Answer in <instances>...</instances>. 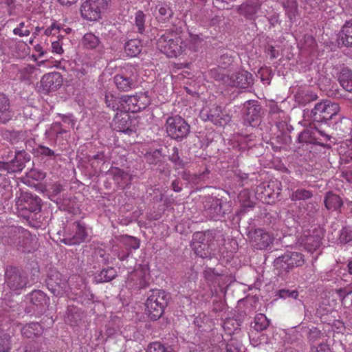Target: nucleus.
Returning a JSON list of instances; mask_svg holds the SVG:
<instances>
[{"label": "nucleus", "instance_id": "nucleus-1", "mask_svg": "<svg viewBox=\"0 0 352 352\" xmlns=\"http://www.w3.org/2000/svg\"><path fill=\"white\" fill-rule=\"evenodd\" d=\"M9 236L1 238L4 244L13 245L24 252H30L35 248L36 243L31 233L21 227H10L8 228Z\"/></svg>", "mask_w": 352, "mask_h": 352}, {"label": "nucleus", "instance_id": "nucleus-2", "mask_svg": "<svg viewBox=\"0 0 352 352\" xmlns=\"http://www.w3.org/2000/svg\"><path fill=\"white\" fill-rule=\"evenodd\" d=\"M157 49L167 57L176 58L186 54V45L183 39L173 31H166L157 41Z\"/></svg>", "mask_w": 352, "mask_h": 352}, {"label": "nucleus", "instance_id": "nucleus-3", "mask_svg": "<svg viewBox=\"0 0 352 352\" xmlns=\"http://www.w3.org/2000/svg\"><path fill=\"white\" fill-rule=\"evenodd\" d=\"M146 302V311L152 320H157L162 316L168 305L169 294L162 289H152Z\"/></svg>", "mask_w": 352, "mask_h": 352}, {"label": "nucleus", "instance_id": "nucleus-4", "mask_svg": "<svg viewBox=\"0 0 352 352\" xmlns=\"http://www.w3.org/2000/svg\"><path fill=\"white\" fill-rule=\"evenodd\" d=\"M166 131L168 137L177 141H182L190 133V125L181 116H170L165 123Z\"/></svg>", "mask_w": 352, "mask_h": 352}, {"label": "nucleus", "instance_id": "nucleus-5", "mask_svg": "<svg viewBox=\"0 0 352 352\" xmlns=\"http://www.w3.org/2000/svg\"><path fill=\"white\" fill-rule=\"evenodd\" d=\"M29 283L28 274L23 270L14 266H8L5 272V283L12 291L21 290Z\"/></svg>", "mask_w": 352, "mask_h": 352}, {"label": "nucleus", "instance_id": "nucleus-6", "mask_svg": "<svg viewBox=\"0 0 352 352\" xmlns=\"http://www.w3.org/2000/svg\"><path fill=\"white\" fill-rule=\"evenodd\" d=\"M212 236L210 231L197 232L192 235L191 247L197 256L208 258L211 254Z\"/></svg>", "mask_w": 352, "mask_h": 352}, {"label": "nucleus", "instance_id": "nucleus-7", "mask_svg": "<svg viewBox=\"0 0 352 352\" xmlns=\"http://www.w3.org/2000/svg\"><path fill=\"white\" fill-rule=\"evenodd\" d=\"M87 236L85 224L80 221H76L67 228L64 238L60 241L67 245H79L83 243Z\"/></svg>", "mask_w": 352, "mask_h": 352}, {"label": "nucleus", "instance_id": "nucleus-8", "mask_svg": "<svg viewBox=\"0 0 352 352\" xmlns=\"http://www.w3.org/2000/svg\"><path fill=\"white\" fill-rule=\"evenodd\" d=\"M338 103L329 100H324L318 102L311 110L313 120L317 122L329 120L340 111Z\"/></svg>", "mask_w": 352, "mask_h": 352}, {"label": "nucleus", "instance_id": "nucleus-9", "mask_svg": "<svg viewBox=\"0 0 352 352\" xmlns=\"http://www.w3.org/2000/svg\"><path fill=\"white\" fill-rule=\"evenodd\" d=\"M110 0H86L80 6V14L84 19L91 21L100 18L102 10L107 8Z\"/></svg>", "mask_w": 352, "mask_h": 352}, {"label": "nucleus", "instance_id": "nucleus-10", "mask_svg": "<svg viewBox=\"0 0 352 352\" xmlns=\"http://www.w3.org/2000/svg\"><path fill=\"white\" fill-rule=\"evenodd\" d=\"M47 286L55 296H63L69 289L66 277L56 270H51L47 279Z\"/></svg>", "mask_w": 352, "mask_h": 352}, {"label": "nucleus", "instance_id": "nucleus-11", "mask_svg": "<svg viewBox=\"0 0 352 352\" xmlns=\"http://www.w3.org/2000/svg\"><path fill=\"white\" fill-rule=\"evenodd\" d=\"M41 199L36 195L28 192H21L16 200L18 211L27 210L30 212H38L41 210Z\"/></svg>", "mask_w": 352, "mask_h": 352}, {"label": "nucleus", "instance_id": "nucleus-12", "mask_svg": "<svg viewBox=\"0 0 352 352\" xmlns=\"http://www.w3.org/2000/svg\"><path fill=\"white\" fill-rule=\"evenodd\" d=\"M126 111L133 113L140 111L151 103V99L146 92L138 93L133 96H124Z\"/></svg>", "mask_w": 352, "mask_h": 352}, {"label": "nucleus", "instance_id": "nucleus-13", "mask_svg": "<svg viewBox=\"0 0 352 352\" xmlns=\"http://www.w3.org/2000/svg\"><path fill=\"white\" fill-rule=\"evenodd\" d=\"M63 83L60 73L57 72L44 74L40 80L41 92L44 94L58 90Z\"/></svg>", "mask_w": 352, "mask_h": 352}, {"label": "nucleus", "instance_id": "nucleus-14", "mask_svg": "<svg viewBox=\"0 0 352 352\" xmlns=\"http://www.w3.org/2000/svg\"><path fill=\"white\" fill-rule=\"evenodd\" d=\"M223 80L228 86L241 89L248 88L254 83L252 74L245 70H241L228 76Z\"/></svg>", "mask_w": 352, "mask_h": 352}, {"label": "nucleus", "instance_id": "nucleus-15", "mask_svg": "<svg viewBox=\"0 0 352 352\" xmlns=\"http://www.w3.org/2000/svg\"><path fill=\"white\" fill-rule=\"evenodd\" d=\"M208 215L214 220H219L227 213L223 206L228 205L221 199L214 197H208L204 203Z\"/></svg>", "mask_w": 352, "mask_h": 352}, {"label": "nucleus", "instance_id": "nucleus-16", "mask_svg": "<svg viewBox=\"0 0 352 352\" xmlns=\"http://www.w3.org/2000/svg\"><path fill=\"white\" fill-rule=\"evenodd\" d=\"M262 3L260 0H246L237 6L238 14L248 20L255 21L258 16Z\"/></svg>", "mask_w": 352, "mask_h": 352}, {"label": "nucleus", "instance_id": "nucleus-17", "mask_svg": "<svg viewBox=\"0 0 352 352\" xmlns=\"http://www.w3.org/2000/svg\"><path fill=\"white\" fill-rule=\"evenodd\" d=\"M249 234L251 243L258 250L266 249L273 242V237L263 229H256Z\"/></svg>", "mask_w": 352, "mask_h": 352}, {"label": "nucleus", "instance_id": "nucleus-18", "mask_svg": "<svg viewBox=\"0 0 352 352\" xmlns=\"http://www.w3.org/2000/svg\"><path fill=\"white\" fill-rule=\"evenodd\" d=\"M261 107L255 100H248L244 103V119L250 125L257 122L261 117Z\"/></svg>", "mask_w": 352, "mask_h": 352}, {"label": "nucleus", "instance_id": "nucleus-19", "mask_svg": "<svg viewBox=\"0 0 352 352\" xmlns=\"http://www.w3.org/2000/svg\"><path fill=\"white\" fill-rule=\"evenodd\" d=\"M14 111L11 107L8 96L0 92V123L6 124L13 119Z\"/></svg>", "mask_w": 352, "mask_h": 352}, {"label": "nucleus", "instance_id": "nucleus-20", "mask_svg": "<svg viewBox=\"0 0 352 352\" xmlns=\"http://www.w3.org/2000/svg\"><path fill=\"white\" fill-rule=\"evenodd\" d=\"M128 112L129 111H120V113L116 114L112 122V126L115 130L126 133H129L132 131L130 129L131 121Z\"/></svg>", "mask_w": 352, "mask_h": 352}, {"label": "nucleus", "instance_id": "nucleus-21", "mask_svg": "<svg viewBox=\"0 0 352 352\" xmlns=\"http://www.w3.org/2000/svg\"><path fill=\"white\" fill-rule=\"evenodd\" d=\"M207 116L208 120L215 125L224 126L230 120L229 115L223 111L220 106L217 105L211 107Z\"/></svg>", "mask_w": 352, "mask_h": 352}, {"label": "nucleus", "instance_id": "nucleus-22", "mask_svg": "<svg viewBox=\"0 0 352 352\" xmlns=\"http://www.w3.org/2000/svg\"><path fill=\"white\" fill-rule=\"evenodd\" d=\"M113 80L117 89L120 91H129L135 86L133 74L127 72L116 74Z\"/></svg>", "mask_w": 352, "mask_h": 352}, {"label": "nucleus", "instance_id": "nucleus-23", "mask_svg": "<svg viewBox=\"0 0 352 352\" xmlns=\"http://www.w3.org/2000/svg\"><path fill=\"white\" fill-rule=\"evenodd\" d=\"M121 242L124 246L125 252H119L117 254L118 259L121 261L126 260L131 253L132 250H137L140 248V240L134 236H124Z\"/></svg>", "mask_w": 352, "mask_h": 352}, {"label": "nucleus", "instance_id": "nucleus-24", "mask_svg": "<svg viewBox=\"0 0 352 352\" xmlns=\"http://www.w3.org/2000/svg\"><path fill=\"white\" fill-rule=\"evenodd\" d=\"M107 173L112 177V179L118 186L122 188L130 184L132 180L131 175L118 167H111Z\"/></svg>", "mask_w": 352, "mask_h": 352}, {"label": "nucleus", "instance_id": "nucleus-25", "mask_svg": "<svg viewBox=\"0 0 352 352\" xmlns=\"http://www.w3.org/2000/svg\"><path fill=\"white\" fill-rule=\"evenodd\" d=\"M124 99V96L119 97L111 92L106 93L104 96V102L107 107L113 111H126Z\"/></svg>", "mask_w": 352, "mask_h": 352}, {"label": "nucleus", "instance_id": "nucleus-26", "mask_svg": "<svg viewBox=\"0 0 352 352\" xmlns=\"http://www.w3.org/2000/svg\"><path fill=\"white\" fill-rule=\"evenodd\" d=\"M27 155L28 154L23 151H17L14 159L8 162V173L21 171L25 167V162L30 159V157L26 159Z\"/></svg>", "mask_w": 352, "mask_h": 352}, {"label": "nucleus", "instance_id": "nucleus-27", "mask_svg": "<svg viewBox=\"0 0 352 352\" xmlns=\"http://www.w3.org/2000/svg\"><path fill=\"white\" fill-rule=\"evenodd\" d=\"M129 285L135 288H142L146 286L147 280L145 272L142 270H137L132 272L127 279Z\"/></svg>", "mask_w": 352, "mask_h": 352}, {"label": "nucleus", "instance_id": "nucleus-28", "mask_svg": "<svg viewBox=\"0 0 352 352\" xmlns=\"http://www.w3.org/2000/svg\"><path fill=\"white\" fill-rule=\"evenodd\" d=\"M337 150L342 162L346 164L352 161V140L340 143Z\"/></svg>", "mask_w": 352, "mask_h": 352}, {"label": "nucleus", "instance_id": "nucleus-29", "mask_svg": "<svg viewBox=\"0 0 352 352\" xmlns=\"http://www.w3.org/2000/svg\"><path fill=\"white\" fill-rule=\"evenodd\" d=\"M300 244L304 248L311 253L318 250L321 245V236L318 234L305 236V238L302 239Z\"/></svg>", "mask_w": 352, "mask_h": 352}, {"label": "nucleus", "instance_id": "nucleus-30", "mask_svg": "<svg viewBox=\"0 0 352 352\" xmlns=\"http://www.w3.org/2000/svg\"><path fill=\"white\" fill-rule=\"evenodd\" d=\"M156 9L157 10L156 19L159 21L165 23L173 16V12L172 9L164 1L158 2V3L156 5Z\"/></svg>", "mask_w": 352, "mask_h": 352}, {"label": "nucleus", "instance_id": "nucleus-31", "mask_svg": "<svg viewBox=\"0 0 352 352\" xmlns=\"http://www.w3.org/2000/svg\"><path fill=\"white\" fill-rule=\"evenodd\" d=\"M142 50V43L140 39H131L124 44V52L129 57H136L140 54Z\"/></svg>", "mask_w": 352, "mask_h": 352}, {"label": "nucleus", "instance_id": "nucleus-32", "mask_svg": "<svg viewBox=\"0 0 352 352\" xmlns=\"http://www.w3.org/2000/svg\"><path fill=\"white\" fill-rule=\"evenodd\" d=\"M43 333V328L38 322H31L24 325L21 329L23 336L28 338L37 337Z\"/></svg>", "mask_w": 352, "mask_h": 352}, {"label": "nucleus", "instance_id": "nucleus-33", "mask_svg": "<svg viewBox=\"0 0 352 352\" xmlns=\"http://www.w3.org/2000/svg\"><path fill=\"white\" fill-rule=\"evenodd\" d=\"M340 40L344 46L352 45V19L346 21L342 27Z\"/></svg>", "mask_w": 352, "mask_h": 352}, {"label": "nucleus", "instance_id": "nucleus-34", "mask_svg": "<svg viewBox=\"0 0 352 352\" xmlns=\"http://www.w3.org/2000/svg\"><path fill=\"white\" fill-rule=\"evenodd\" d=\"M338 81L342 87L349 92H352V71L343 68L338 76Z\"/></svg>", "mask_w": 352, "mask_h": 352}, {"label": "nucleus", "instance_id": "nucleus-35", "mask_svg": "<svg viewBox=\"0 0 352 352\" xmlns=\"http://www.w3.org/2000/svg\"><path fill=\"white\" fill-rule=\"evenodd\" d=\"M81 43L87 50H94L100 45V41L95 34L87 33L82 37Z\"/></svg>", "mask_w": 352, "mask_h": 352}, {"label": "nucleus", "instance_id": "nucleus-36", "mask_svg": "<svg viewBox=\"0 0 352 352\" xmlns=\"http://www.w3.org/2000/svg\"><path fill=\"white\" fill-rule=\"evenodd\" d=\"M316 133H318L321 136L324 137L326 140H330L329 135L320 130H316V132L313 133V136L311 135V133L309 130H305L299 134L298 140L301 142L312 143L317 138Z\"/></svg>", "mask_w": 352, "mask_h": 352}, {"label": "nucleus", "instance_id": "nucleus-37", "mask_svg": "<svg viewBox=\"0 0 352 352\" xmlns=\"http://www.w3.org/2000/svg\"><path fill=\"white\" fill-rule=\"evenodd\" d=\"M325 206L329 210H337L341 207L342 202L340 197L332 192H328L324 199Z\"/></svg>", "mask_w": 352, "mask_h": 352}, {"label": "nucleus", "instance_id": "nucleus-38", "mask_svg": "<svg viewBox=\"0 0 352 352\" xmlns=\"http://www.w3.org/2000/svg\"><path fill=\"white\" fill-rule=\"evenodd\" d=\"M184 45H186V54L188 52H195L202 42V39L197 34H190V38L183 40Z\"/></svg>", "mask_w": 352, "mask_h": 352}, {"label": "nucleus", "instance_id": "nucleus-39", "mask_svg": "<svg viewBox=\"0 0 352 352\" xmlns=\"http://www.w3.org/2000/svg\"><path fill=\"white\" fill-rule=\"evenodd\" d=\"M117 276L116 271L113 267L103 269L96 276L98 282L106 283L114 279Z\"/></svg>", "mask_w": 352, "mask_h": 352}, {"label": "nucleus", "instance_id": "nucleus-40", "mask_svg": "<svg viewBox=\"0 0 352 352\" xmlns=\"http://www.w3.org/2000/svg\"><path fill=\"white\" fill-rule=\"evenodd\" d=\"M146 14L141 10L135 12L133 25L139 34H142L145 31Z\"/></svg>", "mask_w": 352, "mask_h": 352}, {"label": "nucleus", "instance_id": "nucleus-41", "mask_svg": "<svg viewBox=\"0 0 352 352\" xmlns=\"http://www.w3.org/2000/svg\"><path fill=\"white\" fill-rule=\"evenodd\" d=\"M168 159L173 163L174 167L176 169L184 168L186 166V163L179 157V149L176 146L172 148V153L169 155Z\"/></svg>", "mask_w": 352, "mask_h": 352}, {"label": "nucleus", "instance_id": "nucleus-42", "mask_svg": "<svg viewBox=\"0 0 352 352\" xmlns=\"http://www.w3.org/2000/svg\"><path fill=\"white\" fill-rule=\"evenodd\" d=\"M270 322L265 315L258 314L254 318V329L257 331L265 330L269 326Z\"/></svg>", "mask_w": 352, "mask_h": 352}, {"label": "nucleus", "instance_id": "nucleus-43", "mask_svg": "<svg viewBox=\"0 0 352 352\" xmlns=\"http://www.w3.org/2000/svg\"><path fill=\"white\" fill-rule=\"evenodd\" d=\"M162 157L161 149H154L145 154V160L149 164L155 165L159 163Z\"/></svg>", "mask_w": 352, "mask_h": 352}, {"label": "nucleus", "instance_id": "nucleus-44", "mask_svg": "<svg viewBox=\"0 0 352 352\" xmlns=\"http://www.w3.org/2000/svg\"><path fill=\"white\" fill-rule=\"evenodd\" d=\"M303 263V256L300 253L292 252L289 256H287V267L300 266Z\"/></svg>", "mask_w": 352, "mask_h": 352}, {"label": "nucleus", "instance_id": "nucleus-45", "mask_svg": "<svg viewBox=\"0 0 352 352\" xmlns=\"http://www.w3.org/2000/svg\"><path fill=\"white\" fill-rule=\"evenodd\" d=\"M1 135L4 140L10 142L12 144H14L18 142L20 136V133L19 131H15L1 129Z\"/></svg>", "mask_w": 352, "mask_h": 352}, {"label": "nucleus", "instance_id": "nucleus-46", "mask_svg": "<svg viewBox=\"0 0 352 352\" xmlns=\"http://www.w3.org/2000/svg\"><path fill=\"white\" fill-rule=\"evenodd\" d=\"M63 36L58 35L56 40L51 41V52L54 54L61 55L63 54Z\"/></svg>", "mask_w": 352, "mask_h": 352}, {"label": "nucleus", "instance_id": "nucleus-47", "mask_svg": "<svg viewBox=\"0 0 352 352\" xmlns=\"http://www.w3.org/2000/svg\"><path fill=\"white\" fill-rule=\"evenodd\" d=\"M147 352H175L170 346H165L159 342L151 343Z\"/></svg>", "mask_w": 352, "mask_h": 352}, {"label": "nucleus", "instance_id": "nucleus-48", "mask_svg": "<svg viewBox=\"0 0 352 352\" xmlns=\"http://www.w3.org/2000/svg\"><path fill=\"white\" fill-rule=\"evenodd\" d=\"M30 297L32 302L37 306L42 305L47 302L45 294L40 290L32 292Z\"/></svg>", "mask_w": 352, "mask_h": 352}, {"label": "nucleus", "instance_id": "nucleus-49", "mask_svg": "<svg viewBox=\"0 0 352 352\" xmlns=\"http://www.w3.org/2000/svg\"><path fill=\"white\" fill-rule=\"evenodd\" d=\"M300 46L302 49L305 50H309V49H314L316 46V41L314 37L311 35H305L300 41Z\"/></svg>", "mask_w": 352, "mask_h": 352}, {"label": "nucleus", "instance_id": "nucleus-50", "mask_svg": "<svg viewBox=\"0 0 352 352\" xmlns=\"http://www.w3.org/2000/svg\"><path fill=\"white\" fill-rule=\"evenodd\" d=\"M324 73L325 72L323 71L319 72L317 79L318 85L320 86H323L324 89H327L331 85V79L330 76L324 75Z\"/></svg>", "mask_w": 352, "mask_h": 352}, {"label": "nucleus", "instance_id": "nucleus-51", "mask_svg": "<svg viewBox=\"0 0 352 352\" xmlns=\"http://www.w3.org/2000/svg\"><path fill=\"white\" fill-rule=\"evenodd\" d=\"M352 240V230L349 228H344L339 236V241L342 243H347Z\"/></svg>", "mask_w": 352, "mask_h": 352}, {"label": "nucleus", "instance_id": "nucleus-52", "mask_svg": "<svg viewBox=\"0 0 352 352\" xmlns=\"http://www.w3.org/2000/svg\"><path fill=\"white\" fill-rule=\"evenodd\" d=\"M311 197V193L305 189H298L293 194L292 199H306Z\"/></svg>", "mask_w": 352, "mask_h": 352}, {"label": "nucleus", "instance_id": "nucleus-53", "mask_svg": "<svg viewBox=\"0 0 352 352\" xmlns=\"http://www.w3.org/2000/svg\"><path fill=\"white\" fill-rule=\"evenodd\" d=\"M298 14L297 3L295 0H287V15L292 19Z\"/></svg>", "mask_w": 352, "mask_h": 352}, {"label": "nucleus", "instance_id": "nucleus-54", "mask_svg": "<svg viewBox=\"0 0 352 352\" xmlns=\"http://www.w3.org/2000/svg\"><path fill=\"white\" fill-rule=\"evenodd\" d=\"M10 336L5 334L3 337L0 336V352H9Z\"/></svg>", "mask_w": 352, "mask_h": 352}, {"label": "nucleus", "instance_id": "nucleus-55", "mask_svg": "<svg viewBox=\"0 0 352 352\" xmlns=\"http://www.w3.org/2000/svg\"><path fill=\"white\" fill-rule=\"evenodd\" d=\"M25 28V23L21 22L18 27L15 28L13 30V33L15 35H19V36H28L30 34V31L28 29H23Z\"/></svg>", "mask_w": 352, "mask_h": 352}, {"label": "nucleus", "instance_id": "nucleus-56", "mask_svg": "<svg viewBox=\"0 0 352 352\" xmlns=\"http://www.w3.org/2000/svg\"><path fill=\"white\" fill-rule=\"evenodd\" d=\"M60 30H61L60 25L54 22V23H52L51 24V25L50 27H48L45 30V34L47 36H52V35L54 36L56 34L60 32Z\"/></svg>", "mask_w": 352, "mask_h": 352}, {"label": "nucleus", "instance_id": "nucleus-57", "mask_svg": "<svg viewBox=\"0 0 352 352\" xmlns=\"http://www.w3.org/2000/svg\"><path fill=\"white\" fill-rule=\"evenodd\" d=\"M233 61L234 59L231 55L225 54L221 56L219 59V64L221 65V67L226 68V67L232 65Z\"/></svg>", "mask_w": 352, "mask_h": 352}, {"label": "nucleus", "instance_id": "nucleus-58", "mask_svg": "<svg viewBox=\"0 0 352 352\" xmlns=\"http://www.w3.org/2000/svg\"><path fill=\"white\" fill-rule=\"evenodd\" d=\"M88 68L89 65L87 63L82 64L80 67L78 65L75 69L76 76L80 78L87 74Z\"/></svg>", "mask_w": 352, "mask_h": 352}, {"label": "nucleus", "instance_id": "nucleus-59", "mask_svg": "<svg viewBox=\"0 0 352 352\" xmlns=\"http://www.w3.org/2000/svg\"><path fill=\"white\" fill-rule=\"evenodd\" d=\"M321 335L322 333L320 330H318L317 328H313L309 331V340L311 342H315L320 338Z\"/></svg>", "mask_w": 352, "mask_h": 352}, {"label": "nucleus", "instance_id": "nucleus-60", "mask_svg": "<svg viewBox=\"0 0 352 352\" xmlns=\"http://www.w3.org/2000/svg\"><path fill=\"white\" fill-rule=\"evenodd\" d=\"M311 352H331V349L328 344H320L316 347H312Z\"/></svg>", "mask_w": 352, "mask_h": 352}, {"label": "nucleus", "instance_id": "nucleus-61", "mask_svg": "<svg viewBox=\"0 0 352 352\" xmlns=\"http://www.w3.org/2000/svg\"><path fill=\"white\" fill-rule=\"evenodd\" d=\"M39 150H40V153L42 155L50 156V157L55 156L54 151L47 146H40Z\"/></svg>", "mask_w": 352, "mask_h": 352}, {"label": "nucleus", "instance_id": "nucleus-62", "mask_svg": "<svg viewBox=\"0 0 352 352\" xmlns=\"http://www.w3.org/2000/svg\"><path fill=\"white\" fill-rule=\"evenodd\" d=\"M340 298H345L346 296L352 293V287L340 288L337 291Z\"/></svg>", "mask_w": 352, "mask_h": 352}, {"label": "nucleus", "instance_id": "nucleus-63", "mask_svg": "<svg viewBox=\"0 0 352 352\" xmlns=\"http://www.w3.org/2000/svg\"><path fill=\"white\" fill-rule=\"evenodd\" d=\"M266 52L272 59L277 58L278 55V51L273 46H269L267 48Z\"/></svg>", "mask_w": 352, "mask_h": 352}, {"label": "nucleus", "instance_id": "nucleus-64", "mask_svg": "<svg viewBox=\"0 0 352 352\" xmlns=\"http://www.w3.org/2000/svg\"><path fill=\"white\" fill-rule=\"evenodd\" d=\"M226 352H239V349L233 346L232 344L228 343L226 345Z\"/></svg>", "mask_w": 352, "mask_h": 352}]
</instances>
